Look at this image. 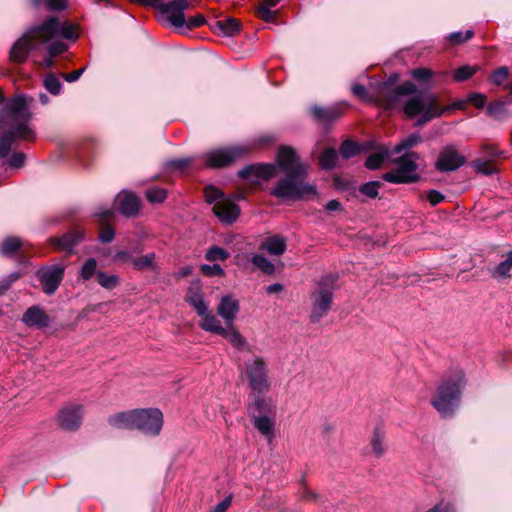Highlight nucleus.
Masks as SVG:
<instances>
[{
	"instance_id": "nucleus-13",
	"label": "nucleus",
	"mask_w": 512,
	"mask_h": 512,
	"mask_svg": "<svg viewBox=\"0 0 512 512\" xmlns=\"http://www.w3.org/2000/svg\"><path fill=\"white\" fill-rule=\"evenodd\" d=\"M466 163V158L459 153L456 146L448 144L444 146L436 159L435 169L442 173L453 172Z\"/></svg>"
},
{
	"instance_id": "nucleus-52",
	"label": "nucleus",
	"mask_w": 512,
	"mask_h": 512,
	"mask_svg": "<svg viewBox=\"0 0 512 512\" xmlns=\"http://www.w3.org/2000/svg\"><path fill=\"white\" fill-rule=\"evenodd\" d=\"M200 272L208 277H223L225 275L224 269L219 264H202L200 266Z\"/></svg>"
},
{
	"instance_id": "nucleus-11",
	"label": "nucleus",
	"mask_w": 512,
	"mask_h": 512,
	"mask_svg": "<svg viewBox=\"0 0 512 512\" xmlns=\"http://www.w3.org/2000/svg\"><path fill=\"white\" fill-rule=\"evenodd\" d=\"M65 270L66 265L59 262L42 266L36 271V277L46 295H52L57 291L63 281Z\"/></svg>"
},
{
	"instance_id": "nucleus-27",
	"label": "nucleus",
	"mask_w": 512,
	"mask_h": 512,
	"mask_svg": "<svg viewBox=\"0 0 512 512\" xmlns=\"http://www.w3.org/2000/svg\"><path fill=\"white\" fill-rule=\"evenodd\" d=\"M286 247V239L281 235H273L261 244V249L266 250L269 254L274 256L282 255Z\"/></svg>"
},
{
	"instance_id": "nucleus-58",
	"label": "nucleus",
	"mask_w": 512,
	"mask_h": 512,
	"mask_svg": "<svg viewBox=\"0 0 512 512\" xmlns=\"http://www.w3.org/2000/svg\"><path fill=\"white\" fill-rule=\"evenodd\" d=\"M25 154L22 152H15L9 158V166L12 168H20L24 165L25 162Z\"/></svg>"
},
{
	"instance_id": "nucleus-2",
	"label": "nucleus",
	"mask_w": 512,
	"mask_h": 512,
	"mask_svg": "<svg viewBox=\"0 0 512 512\" xmlns=\"http://www.w3.org/2000/svg\"><path fill=\"white\" fill-rule=\"evenodd\" d=\"M34 99L27 95H16L9 98L0 111V158L9 155L12 145L18 140L31 141L35 132L28 126Z\"/></svg>"
},
{
	"instance_id": "nucleus-28",
	"label": "nucleus",
	"mask_w": 512,
	"mask_h": 512,
	"mask_svg": "<svg viewBox=\"0 0 512 512\" xmlns=\"http://www.w3.org/2000/svg\"><path fill=\"white\" fill-rule=\"evenodd\" d=\"M221 336L226 338L233 347L240 351H249L250 347L246 342L245 338L237 331L234 325L227 326L224 328V332L221 333Z\"/></svg>"
},
{
	"instance_id": "nucleus-54",
	"label": "nucleus",
	"mask_w": 512,
	"mask_h": 512,
	"mask_svg": "<svg viewBox=\"0 0 512 512\" xmlns=\"http://www.w3.org/2000/svg\"><path fill=\"white\" fill-rule=\"evenodd\" d=\"M206 23V19L202 14H197L195 16L189 17L185 19L184 25L182 28H186L188 30L196 29L202 27Z\"/></svg>"
},
{
	"instance_id": "nucleus-14",
	"label": "nucleus",
	"mask_w": 512,
	"mask_h": 512,
	"mask_svg": "<svg viewBox=\"0 0 512 512\" xmlns=\"http://www.w3.org/2000/svg\"><path fill=\"white\" fill-rule=\"evenodd\" d=\"M83 409L81 405L64 407L58 414V422L65 430H76L82 421Z\"/></svg>"
},
{
	"instance_id": "nucleus-63",
	"label": "nucleus",
	"mask_w": 512,
	"mask_h": 512,
	"mask_svg": "<svg viewBox=\"0 0 512 512\" xmlns=\"http://www.w3.org/2000/svg\"><path fill=\"white\" fill-rule=\"evenodd\" d=\"M46 5L51 10H63L67 6V0H46Z\"/></svg>"
},
{
	"instance_id": "nucleus-59",
	"label": "nucleus",
	"mask_w": 512,
	"mask_h": 512,
	"mask_svg": "<svg viewBox=\"0 0 512 512\" xmlns=\"http://www.w3.org/2000/svg\"><path fill=\"white\" fill-rule=\"evenodd\" d=\"M426 512H456V510L452 503L441 501Z\"/></svg>"
},
{
	"instance_id": "nucleus-40",
	"label": "nucleus",
	"mask_w": 512,
	"mask_h": 512,
	"mask_svg": "<svg viewBox=\"0 0 512 512\" xmlns=\"http://www.w3.org/2000/svg\"><path fill=\"white\" fill-rule=\"evenodd\" d=\"M252 264L267 275H272L275 272L274 264L265 256L255 254L251 259Z\"/></svg>"
},
{
	"instance_id": "nucleus-15",
	"label": "nucleus",
	"mask_w": 512,
	"mask_h": 512,
	"mask_svg": "<svg viewBox=\"0 0 512 512\" xmlns=\"http://www.w3.org/2000/svg\"><path fill=\"white\" fill-rule=\"evenodd\" d=\"M84 239V232L80 229L68 231L60 237H51V245L58 250L72 253L75 246H77Z\"/></svg>"
},
{
	"instance_id": "nucleus-3",
	"label": "nucleus",
	"mask_w": 512,
	"mask_h": 512,
	"mask_svg": "<svg viewBox=\"0 0 512 512\" xmlns=\"http://www.w3.org/2000/svg\"><path fill=\"white\" fill-rule=\"evenodd\" d=\"M57 34H21L10 48L9 59L13 63H24L31 57L35 64L52 69L55 57L65 53L68 45L56 37Z\"/></svg>"
},
{
	"instance_id": "nucleus-33",
	"label": "nucleus",
	"mask_w": 512,
	"mask_h": 512,
	"mask_svg": "<svg viewBox=\"0 0 512 512\" xmlns=\"http://www.w3.org/2000/svg\"><path fill=\"white\" fill-rule=\"evenodd\" d=\"M256 415H267L273 412V406L270 401L262 397V395H257L254 399V402L249 407V413L252 417V413Z\"/></svg>"
},
{
	"instance_id": "nucleus-36",
	"label": "nucleus",
	"mask_w": 512,
	"mask_h": 512,
	"mask_svg": "<svg viewBox=\"0 0 512 512\" xmlns=\"http://www.w3.org/2000/svg\"><path fill=\"white\" fill-rule=\"evenodd\" d=\"M365 148L352 140H345L339 148V153L343 159H349L361 153Z\"/></svg>"
},
{
	"instance_id": "nucleus-1",
	"label": "nucleus",
	"mask_w": 512,
	"mask_h": 512,
	"mask_svg": "<svg viewBox=\"0 0 512 512\" xmlns=\"http://www.w3.org/2000/svg\"><path fill=\"white\" fill-rule=\"evenodd\" d=\"M278 168L284 172L270 194L279 199L300 200L316 194V188L305 179L308 165L299 160L296 151L289 146H281L275 163L250 164L238 171V177L253 183L267 181L276 176Z\"/></svg>"
},
{
	"instance_id": "nucleus-41",
	"label": "nucleus",
	"mask_w": 512,
	"mask_h": 512,
	"mask_svg": "<svg viewBox=\"0 0 512 512\" xmlns=\"http://www.w3.org/2000/svg\"><path fill=\"white\" fill-rule=\"evenodd\" d=\"M338 161V154L334 148L325 149L320 156V165L323 169H333Z\"/></svg>"
},
{
	"instance_id": "nucleus-16",
	"label": "nucleus",
	"mask_w": 512,
	"mask_h": 512,
	"mask_svg": "<svg viewBox=\"0 0 512 512\" xmlns=\"http://www.w3.org/2000/svg\"><path fill=\"white\" fill-rule=\"evenodd\" d=\"M212 210H213V213L215 214V216L222 223H225V224L234 223L240 215L239 206L229 199L218 201L213 206Z\"/></svg>"
},
{
	"instance_id": "nucleus-21",
	"label": "nucleus",
	"mask_w": 512,
	"mask_h": 512,
	"mask_svg": "<svg viewBox=\"0 0 512 512\" xmlns=\"http://www.w3.org/2000/svg\"><path fill=\"white\" fill-rule=\"evenodd\" d=\"M28 32H76V28L69 23L61 22L57 17H50Z\"/></svg>"
},
{
	"instance_id": "nucleus-43",
	"label": "nucleus",
	"mask_w": 512,
	"mask_h": 512,
	"mask_svg": "<svg viewBox=\"0 0 512 512\" xmlns=\"http://www.w3.org/2000/svg\"><path fill=\"white\" fill-rule=\"evenodd\" d=\"M421 142V136L419 134H411L405 139L401 140L392 150V154H399L404 150L410 149Z\"/></svg>"
},
{
	"instance_id": "nucleus-37",
	"label": "nucleus",
	"mask_w": 512,
	"mask_h": 512,
	"mask_svg": "<svg viewBox=\"0 0 512 512\" xmlns=\"http://www.w3.org/2000/svg\"><path fill=\"white\" fill-rule=\"evenodd\" d=\"M352 93L367 102H375L376 101V85L371 86L370 89H367L365 86L355 83L351 87Z\"/></svg>"
},
{
	"instance_id": "nucleus-42",
	"label": "nucleus",
	"mask_w": 512,
	"mask_h": 512,
	"mask_svg": "<svg viewBox=\"0 0 512 512\" xmlns=\"http://www.w3.org/2000/svg\"><path fill=\"white\" fill-rule=\"evenodd\" d=\"M194 161H195V157H184V158H178V159H170V160L166 161L165 166L167 169H169L171 171L183 172Z\"/></svg>"
},
{
	"instance_id": "nucleus-45",
	"label": "nucleus",
	"mask_w": 512,
	"mask_h": 512,
	"mask_svg": "<svg viewBox=\"0 0 512 512\" xmlns=\"http://www.w3.org/2000/svg\"><path fill=\"white\" fill-rule=\"evenodd\" d=\"M43 85L45 89L52 95H58L62 89V83L60 82L59 78L53 73H50L44 77Z\"/></svg>"
},
{
	"instance_id": "nucleus-24",
	"label": "nucleus",
	"mask_w": 512,
	"mask_h": 512,
	"mask_svg": "<svg viewBox=\"0 0 512 512\" xmlns=\"http://www.w3.org/2000/svg\"><path fill=\"white\" fill-rule=\"evenodd\" d=\"M208 27L211 30L218 29L220 32H240L243 29L241 21L230 16L214 19L208 23Z\"/></svg>"
},
{
	"instance_id": "nucleus-55",
	"label": "nucleus",
	"mask_w": 512,
	"mask_h": 512,
	"mask_svg": "<svg viewBox=\"0 0 512 512\" xmlns=\"http://www.w3.org/2000/svg\"><path fill=\"white\" fill-rule=\"evenodd\" d=\"M473 167L477 172L482 173L484 175H492L496 173L495 167L487 161L476 160L473 162Z\"/></svg>"
},
{
	"instance_id": "nucleus-22",
	"label": "nucleus",
	"mask_w": 512,
	"mask_h": 512,
	"mask_svg": "<svg viewBox=\"0 0 512 512\" xmlns=\"http://www.w3.org/2000/svg\"><path fill=\"white\" fill-rule=\"evenodd\" d=\"M281 0H262V3L256 10V15L259 19L266 23H278L279 11L272 10Z\"/></svg>"
},
{
	"instance_id": "nucleus-46",
	"label": "nucleus",
	"mask_w": 512,
	"mask_h": 512,
	"mask_svg": "<svg viewBox=\"0 0 512 512\" xmlns=\"http://www.w3.org/2000/svg\"><path fill=\"white\" fill-rule=\"evenodd\" d=\"M511 269H512V250L508 252L506 259L497 265V267L493 271V276L501 277V278L508 277Z\"/></svg>"
},
{
	"instance_id": "nucleus-53",
	"label": "nucleus",
	"mask_w": 512,
	"mask_h": 512,
	"mask_svg": "<svg viewBox=\"0 0 512 512\" xmlns=\"http://www.w3.org/2000/svg\"><path fill=\"white\" fill-rule=\"evenodd\" d=\"M410 75L419 83H426L428 80L432 79L434 73L430 69L420 67L413 69Z\"/></svg>"
},
{
	"instance_id": "nucleus-47",
	"label": "nucleus",
	"mask_w": 512,
	"mask_h": 512,
	"mask_svg": "<svg viewBox=\"0 0 512 512\" xmlns=\"http://www.w3.org/2000/svg\"><path fill=\"white\" fill-rule=\"evenodd\" d=\"M476 72V66L464 65L454 72L453 78L456 82H463L471 78Z\"/></svg>"
},
{
	"instance_id": "nucleus-38",
	"label": "nucleus",
	"mask_w": 512,
	"mask_h": 512,
	"mask_svg": "<svg viewBox=\"0 0 512 512\" xmlns=\"http://www.w3.org/2000/svg\"><path fill=\"white\" fill-rule=\"evenodd\" d=\"M97 260L94 257H89L81 265L79 269V276L83 281L90 280L93 276H97Z\"/></svg>"
},
{
	"instance_id": "nucleus-64",
	"label": "nucleus",
	"mask_w": 512,
	"mask_h": 512,
	"mask_svg": "<svg viewBox=\"0 0 512 512\" xmlns=\"http://www.w3.org/2000/svg\"><path fill=\"white\" fill-rule=\"evenodd\" d=\"M232 501L231 496L226 497L220 503H218L211 512H226Z\"/></svg>"
},
{
	"instance_id": "nucleus-25",
	"label": "nucleus",
	"mask_w": 512,
	"mask_h": 512,
	"mask_svg": "<svg viewBox=\"0 0 512 512\" xmlns=\"http://www.w3.org/2000/svg\"><path fill=\"white\" fill-rule=\"evenodd\" d=\"M252 422L254 427L263 435L266 439L271 441L274 436V421L267 415H256L252 413Z\"/></svg>"
},
{
	"instance_id": "nucleus-17",
	"label": "nucleus",
	"mask_w": 512,
	"mask_h": 512,
	"mask_svg": "<svg viewBox=\"0 0 512 512\" xmlns=\"http://www.w3.org/2000/svg\"><path fill=\"white\" fill-rule=\"evenodd\" d=\"M239 309V302L231 295H225L220 299L217 313L224 319L226 325L230 326L233 324Z\"/></svg>"
},
{
	"instance_id": "nucleus-4",
	"label": "nucleus",
	"mask_w": 512,
	"mask_h": 512,
	"mask_svg": "<svg viewBox=\"0 0 512 512\" xmlns=\"http://www.w3.org/2000/svg\"><path fill=\"white\" fill-rule=\"evenodd\" d=\"M446 108H442L437 97L424 90L409 93L403 103V113L409 119H416L417 126H423L431 120L442 116Z\"/></svg>"
},
{
	"instance_id": "nucleus-51",
	"label": "nucleus",
	"mask_w": 512,
	"mask_h": 512,
	"mask_svg": "<svg viewBox=\"0 0 512 512\" xmlns=\"http://www.w3.org/2000/svg\"><path fill=\"white\" fill-rule=\"evenodd\" d=\"M509 77V69L506 66H501L500 68L494 70L490 75V81L497 86L503 85V83Z\"/></svg>"
},
{
	"instance_id": "nucleus-26",
	"label": "nucleus",
	"mask_w": 512,
	"mask_h": 512,
	"mask_svg": "<svg viewBox=\"0 0 512 512\" xmlns=\"http://www.w3.org/2000/svg\"><path fill=\"white\" fill-rule=\"evenodd\" d=\"M310 112L314 119L327 123L337 120L342 116V110L338 107L313 106L310 108Z\"/></svg>"
},
{
	"instance_id": "nucleus-6",
	"label": "nucleus",
	"mask_w": 512,
	"mask_h": 512,
	"mask_svg": "<svg viewBox=\"0 0 512 512\" xmlns=\"http://www.w3.org/2000/svg\"><path fill=\"white\" fill-rule=\"evenodd\" d=\"M338 278V274L329 273L321 276L316 282L310 296V321L312 323L319 322L330 311Z\"/></svg>"
},
{
	"instance_id": "nucleus-34",
	"label": "nucleus",
	"mask_w": 512,
	"mask_h": 512,
	"mask_svg": "<svg viewBox=\"0 0 512 512\" xmlns=\"http://www.w3.org/2000/svg\"><path fill=\"white\" fill-rule=\"evenodd\" d=\"M487 114L497 120H505L509 116L506 103L503 101H492L487 106Z\"/></svg>"
},
{
	"instance_id": "nucleus-62",
	"label": "nucleus",
	"mask_w": 512,
	"mask_h": 512,
	"mask_svg": "<svg viewBox=\"0 0 512 512\" xmlns=\"http://www.w3.org/2000/svg\"><path fill=\"white\" fill-rule=\"evenodd\" d=\"M114 236H115L114 230L111 227L107 226L101 230L99 239L102 243L106 244V243H110L114 239Z\"/></svg>"
},
{
	"instance_id": "nucleus-32",
	"label": "nucleus",
	"mask_w": 512,
	"mask_h": 512,
	"mask_svg": "<svg viewBox=\"0 0 512 512\" xmlns=\"http://www.w3.org/2000/svg\"><path fill=\"white\" fill-rule=\"evenodd\" d=\"M22 244V240L16 236L6 237L0 244V253L5 257H13Z\"/></svg>"
},
{
	"instance_id": "nucleus-8",
	"label": "nucleus",
	"mask_w": 512,
	"mask_h": 512,
	"mask_svg": "<svg viewBox=\"0 0 512 512\" xmlns=\"http://www.w3.org/2000/svg\"><path fill=\"white\" fill-rule=\"evenodd\" d=\"M418 154L410 152L405 154L394 161L396 168L392 171L386 172L382 175V179L389 183L394 184H410L415 183L420 179L418 174Z\"/></svg>"
},
{
	"instance_id": "nucleus-19",
	"label": "nucleus",
	"mask_w": 512,
	"mask_h": 512,
	"mask_svg": "<svg viewBox=\"0 0 512 512\" xmlns=\"http://www.w3.org/2000/svg\"><path fill=\"white\" fill-rule=\"evenodd\" d=\"M185 301L193 307L198 316L207 314L209 302L204 299L203 293L198 285H192L188 288L185 295Z\"/></svg>"
},
{
	"instance_id": "nucleus-18",
	"label": "nucleus",
	"mask_w": 512,
	"mask_h": 512,
	"mask_svg": "<svg viewBox=\"0 0 512 512\" xmlns=\"http://www.w3.org/2000/svg\"><path fill=\"white\" fill-rule=\"evenodd\" d=\"M116 201L119 211L127 217H134L139 212L141 201L133 193L122 192L118 194Z\"/></svg>"
},
{
	"instance_id": "nucleus-23",
	"label": "nucleus",
	"mask_w": 512,
	"mask_h": 512,
	"mask_svg": "<svg viewBox=\"0 0 512 512\" xmlns=\"http://www.w3.org/2000/svg\"><path fill=\"white\" fill-rule=\"evenodd\" d=\"M136 409L116 413L109 417L108 422L111 426L118 429H135Z\"/></svg>"
},
{
	"instance_id": "nucleus-48",
	"label": "nucleus",
	"mask_w": 512,
	"mask_h": 512,
	"mask_svg": "<svg viewBox=\"0 0 512 512\" xmlns=\"http://www.w3.org/2000/svg\"><path fill=\"white\" fill-rule=\"evenodd\" d=\"M165 189L151 187L146 190V198L150 203H162L166 199Z\"/></svg>"
},
{
	"instance_id": "nucleus-39",
	"label": "nucleus",
	"mask_w": 512,
	"mask_h": 512,
	"mask_svg": "<svg viewBox=\"0 0 512 512\" xmlns=\"http://www.w3.org/2000/svg\"><path fill=\"white\" fill-rule=\"evenodd\" d=\"M97 282L107 290H113L120 285V277L116 274H106L103 271L97 272Z\"/></svg>"
},
{
	"instance_id": "nucleus-5",
	"label": "nucleus",
	"mask_w": 512,
	"mask_h": 512,
	"mask_svg": "<svg viewBox=\"0 0 512 512\" xmlns=\"http://www.w3.org/2000/svg\"><path fill=\"white\" fill-rule=\"evenodd\" d=\"M465 384L464 372L456 370L438 386L431 403L443 418L451 417L458 408Z\"/></svg>"
},
{
	"instance_id": "nucleus-12",
	"label": "nucleus",
	"mask_w": 512,
	"mask_h": 512,
	"mask_svg": "<svg viewBox=\"0 0 512 512\" xmlns=\"http://www.w3.org/2000/svg\"><path fill=\"white\" fill-rule=\"evenodd\" d=\"M135 429L150 436L160 433L163 425V414L157 408L136 409Z\"/></svg>"
},
{
	"instance_id": "nucleus-35",
	"label": "nucleus",
	"mask_w": 512,
	"mask_h": 512,
	"mask_svg": "<svg viewBox=\"0 0 512 512\" xmlns=\"http://www.w3.org/2000/svg\"><path fill=\"white\" fill-rule=\"evenodd\" d=\"M385 433L380 428H375L370 444L372 451L377 458L384 455L386 448L384 445Z\"/></svg>"
},
{
	"instance_id": "nucleus-20",
	"label": "nucleus",
	"mask_w": 512,
	"mask_h": 512,
	"mask_svg": "<svg viewBox=\"0 0 512 512\" xmlns=\"http://www.w3.org/2000/svg\"><path fill=\"white\" fill-rule=\"evenodd\" d=\"M22 322L28 327L45 328L50 324L48 315L38 306H32L22 316Z\"/></svg>"
},
{
	"instance_id": "nucleus-44",
	"label": "nucleus",
	"mask_w": 512,
	"mask_h": 512,
	"mask_svg": "<svg viewBox=\"0 0 512 512\" xmlns=\"http://www.w3.org/2000/svg\"><path fill=\"white\" fill-rule=\"evenodd\" d=\"M230 254L227 250L219 246L210 247L205 254V259L209 262L225 261L229 258Z\"/></svg>"
},
{
	"instance_id": "nucleus-49",
	"label": "nucleus",
	"mask_w": 512,
	"mask_h": 512,
	"mask_svg": "<svg viewBox=\"0 0 512 512\" xmlns=\"http://www.w3.org/2000/svg\"><path fill=\"white\" fill-rule=\"evenodd\" d=\"M204 194L205 200L209 204L214 203L215 205L218 201L226 200L223 192L214 186L206 187Z\"/></svg>"
},
{
	"instance_id": "nucleus-7",
	"label": "nucleus",
	"mask_w": 512,
	"mask_h": 512,
	"mask_svg": "<svg viewBox=\"0 0 512 512\" xmlns=\"http://www.w3.org/2000/svg\"><path fill=\"white\" fill-rule=\"evenodd\" d=\"M397 75H392L387 81L380 82L376 85V101L375 103L387 110L401 108L403 111V103L409 93L416 90V85L411 81H405L397 86Z\"/></svg>"
},
{
	"instance_id": "nucleus-10",
	"label": "nucleus",
	"mask_w": 512,
	"mask_h": 512,
	"mask_svg": "<svg viewBox=\"0 0 512 512\" xmlns=\"http://www.w3.org/2000/svg\"><path fill=\"white\" fill-rule=\"evenodd\" d=\"M249 152V147L234 145L211 150L204 154L205 165L209 168H221Z\"/></svg>"
},
{
	"instance_id": "nucleus-61",
	"label": "nucleus",
	"mask_w": 512,
	"mask_h": 512,
	"mask_svg": "<svg viewBox=\"0 0 512 512\" xmlns=\"http://www.w3.org/2000/svg\"><path fill=\"white\" fill-rule=\"evenodd\" d=\"M445 199V196L437 190H429L427 193V200L432 206H436Z\"/></svg>"
},
{
	"instance_id": "nucleus-9",
	"label": "nucleus",
	"mask_w": 512,
	"mask_h": 512,
	"mask_svg": "<svg viewBox=\"0 0 512 512\" xmlns=\"http://www.w3.org/2000/svg\"><path fill=\"white\" fill-rule=\"evenodd\" d=\"M245 376L254 394L265 395L269 392L268 365L262 357L256 356L245 362Z\"/></svg>"
},
{
	"instance_id": "nucleus-60",
	"label": "nucleus",
	"mask_w": 512,
	"mask_h": 512,
	"mask_svg": "<svg viewBox=\"0 0 512 512\" xmlns=\"http://www.w3.org/2000/svg\"><path fill=\"white\" fill-rule=\"evenodd\" d=\"M133 258L134 257L127 250H118L113 255V260L115 262H119V263H127V262L132 263Z\"/></svg>"
},
{
	"instance_id": "nucleus-29",
	"label": "nucleus",
	"mask_w": 512,
	"mask_h": 512,
	"mask_svg": "<svg viewBox=\"0 0 512 512\" xmlns=\"http://www.w3.org/2000/svg\"><path fill=\"white\" fill-rule=\"evenodd\" d=\"M392 154L385 145L377 147V151L368 156L365 161V167L369 170H376L381 167L386 158Z\"/></svg>"
},
{
	"instance_id": "nucleus-56",
	"label": "nucleus",
	"mask_w": 512,
	"mask_h": 512,
	"mask_svg": "<svg viewBox=\"0 0 512 512\" xmlns=\"http://www.w3.org/2000/svg\"><path fill=\"white\" fill-rule=\"evenodd\" d=\"M474 34H449L447 43L451 46L459 45L469 41Z\"/></svg>"
},
{
	"instance_id": "nucleus-50",
	"label": "nucleus",
	"mask_w": 512,
	"mask_h": 512,
	"mask_svg": "<svg viewBox=\"0 0 512 512\" xmlns=\"http://www.w3.org/2000/svg\"><path fill=\"white\" fill-rule=\"evenodd\" d=\"M381 185L380 181H370L361 185L359 191L369 198H376Z\"/></svg>"
},
{
	"instance_id": "nucleus-31",
	"label": "nucleus",
	"mask_w": 512,
	"mask_h": 512,
	"mask_svg": "<svg viewBox=\"0 0 512 512\" xmlns=\"http://www.w3.org/2000/svg\"><path fill=\"white\" fill-rule=\"evenodd\" d=\"M200 317L201 320L199 322V326L204 331L218 335H221V333L224 332V327L221 325V322L211 311H208L207 314L201 315Z\"/></svg>"
},
{
	"instance_id": "nucleus-30",
	"label": "nucleus",
	"mask_w": 512,
	"mask_h": 512,
	"mask_svg": "<svg viewBox=\"0 0 512 512\" xmlns=\"http://www.w3.org/2000/svg\"><path fill=\"white\" fill-rule=\"evenodd\" d=\"M132 266L136 271H156V254L151 252L146 255L134 257L132 259Z\"/></svg>"
},
{
	"instance_id": "nucleus-57",
	"label": "nucleus",
	"mask_w": 512,
	"mask_h": 512,
	"mask_svg": "<svg viewBox=\"0 0 512 512\" xmlns=\"http://www.w3.org/2000/svg\"><path fill=\"white\" fill-rule=\"evenodd\" d=\"M467 101L473 104L476 108H483L486 102V97L481 93H470L467 96Z\"/></svg>"
}]
</instances>
